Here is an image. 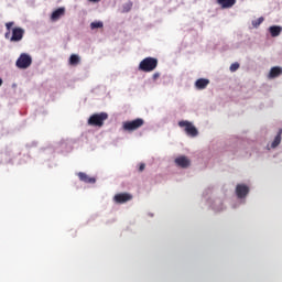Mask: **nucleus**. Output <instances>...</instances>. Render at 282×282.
Here are the masks:
<instances>
[{
	"mask_svg": "<svg viewBox=\"0 0 282 282\" xmlns=\"http://www.w3.org/2000/svg\"><path fill=\"white\" fill-rule=\"evenodd\" d=\"M158 68V58L155 57H145L139 64L140 72H154Z\"/></svg>",
	"mask_w": 282,
	"mask_h": 282,
	"instance_id": "1",
	"label": "nucleus"
},
{
	"mask_svg": "<svg viewBox=\"0 0 282 282\" xmlns=\"http://www.w3.org/2000/svg\"><path fill=\"white\" fill-rule=\"evenodd\" d=\"M65 17V7L58 8L51 14V21H58L61 18Z\"/></svg>",
	"mask_w": 282,
	"mask_h": 282,
	"instance_id": "11",
	"label": "nucleus"
},
{
	"mask_svg": "<svg viewBox=\"0 0 282 282\" xmlns=\"http://www.w3.org/2000/svg\"><path fill=\"white\" fill-rule=\"evenodd\" d=\"M77 177L80 182H84V184H96V177H91L85 172L77 173Z\"/></svg>",
	"mask_w": 282,
	"mask_h": 282,
	"instance_id": "10",
	"label": "nucleus"
},
{
	"mask_svg": "<svg viewBox=\"0 0 282 282\" xmlns=\"http://www.w3.org/2000/svg\"><path fill=\"white\" fill-rule=\"evenodd\" d=\"M12 25H14V22H7L6 23V28H7L8 32H10V30H12Z\"/></svg>",
	"mask_w": 282,
	"mask_h": 282,
	"instance_id": "21",
	"label": "nucleus"
},
{
	"mask_svg": "<svg viewBox=\"0 0 282 282\" xmlns=\"http://www.w3.org/2000/svg\"><path fill=\"white\" fill-rule=\"evenodd\" d=\"M102 28H105V24L100 21L90 23V29H93V30H98V29H102Z\"/></svg>",
	"mask_w": 282,
	"mask_h": 282,
	"instance_id": "18",
	"label": "nucleus"
},
{
	"mask_svg": "<svg viewBox=\"0 0 282 282\" xmlns=\"http://www.w3.org/2000/svg\"><path fill=\"white\" fill-rule=\"evenodd\" d=\"M90 3H100L102 0H88Z\"/></svg>",
	"mask_w": 282,
	"mask_h": 282,
	"instance_id": "24",
	"label": "nucleus"
},
{
	"mask_svg": "<svg viewBox=\"0 0 282 282\" xmlns=\"http://www.w3.org/2000/svg\"><path fill=\"white\" fill-rule=\"evenodd\" d=\"M23 34H25V30L22 28H13L12 29V36L10 37L11 43H19V41L23 40Z\"/></svg>",
	"mask_w": 282,
	"mask_h": 282,
	"instance_id": "6",
	"label": "nucleus"
},
{
	"mask_svg": "<svg viewBox=\"0 0 282 282\" xmlns=\"http://www.w3.org/2000/svg\"><path fill=\"white\" fill-rule=\"evenodd\" d=\"M144 169H147V164L141 163V164L139 165V173H142V171H144Z\"/></svg>",
	"mask_w": 282,
	"mask_h": 282,
	"instance_id": "22",
	"label": "nucleus"
},
{
	"mask_svg": "<svg viewBox=\"0 0 282 282\" xmlns=\"http://www.w3.org/2000/svg\"><path fill=\"white\" fill-rule=\"evenodd\" d=\"M250 193V187L245 184H238L236 186V195L239 199H243Z\"/></svg>",
	"mask_w": 282,
	"mask_h": 282,
	"instance_id": "8",
	"label": "nucleus"
},
{
	"mask_svg": "<svg viewBox=\"0 0 282 282\" xmlns=\"http://www.w3.org/2000/svg\"><path fill=\"white\" fill-rule=\"evenodd\" d=\"M109 118V115L107 112H100V113H94L88 119V124L90 127H104L105 120Z\"/></svg>",
	"mask_w": 282,
	"mask_h": 282,
	"instance_id": "2",
	"label": "nucleus"
},
{
	"mask_svg": "<svg viewBox=\"0 0 282 282\" xmlns=\"http://www.w3.org/2000/svg\"><path fill=\"white\" fill-rule=\"evenodd\" d=\"M4 37H6V39H10V31H8V32L4 34Z\"/></svg>",
	"mask_w": 282,
	"mask_h": 282,
	"instance_id": "25",
	"label": "nucleus"
},
{
	"mask_svg": "<svg viewBox=\"0 0 282 282\" xmlns=\"http://www.w3.org/2000/svg\"><path fill=\"white\" fill-rule=\"evenodd\" d=\"M131 199H133V196L129 193H119L113 197L116 204H127V202H131Z\"/></svg>",
	"mask_w": 282,
	"mask_h": 282,
	"instance_id": "7",
	"label": "nucleus"
},
{
	"mask_svg": "<svg viewBox=\"0 0 282 282\" xmlns=\"http://www.w3.org/2000/svg\"><path fill=\"white\" fill-rule=\"evenodd\" d=\"M3 85V79L0 78V87Z\"/></svg>",
	"mask_w": 282,
	"mask_h": 282,
	"instance_id": "26",
	"label": "nucleus"
},
{
	"mask_svg": "<svg viewBox=\"0 0 282 282\" xmlns=\"http://www.w3.org/2000/svg\"><path fill=\"white\" fill-rule=\"evenodd\" d=\"M263 21H264L263 17L259 18L258 20L252 21L253 28H259V25H261V23H263Z\"/></svg>",
	"mask_w": 282,
	"mask_h": 282,
	"instance_id": "19",
	"label": "nucleus"
},
{
	"mask_svg": "<svg viewBox=\"0 0 282 282\" xmlns=\"http://www.w3.org/2000/svg\"><path fill=\"white\" fill-rule=\"evenodd\" d=\"M239 69V63H234L230 65V72H237Z\"/></svg>",
	"mask_w": 282,
	"mask_h": 282,
	"instance_id": "20",
	"label": "nucleus"
},
{
	"mask_svg": "<svg viewBox=\"0 0 282 282\" xmlns=\"http://www.w3.org/2000/svg\"><path fill=\"white\" fill-rule=\"evenodd\" d=\"M210 85V80L206 78H199L195 82L196 89H206Z\"/></svg>",
	"mask_w": 282,
	"mask_h": 282,
	"instance_id": "12",
	"label": "nucleus"
},
{
	"mask_svg": "<svg viewBox=\"0 0 282 282\" xmlns=\"http://www.w3.org/2000/svg\"><path fill=\"white\" fill-rule=\"evenodd\" d=\"M218 6H221L223 9L232 8L237 3V0H217Z\"/></svg>",
	"mask_w": 282,
	"mask_h": 282,
	"instance_id": "13",
	"label": "nucleus"
},
{
	"mask_svg": "<svg viewBox=\"0 0 282 282\" xmlns=\"http://www.w3.org/2000/svg\"><path fill=\"white\" fill-rule=\"evenodd\" d=\"M141 127H144V119L142 118H137L132 121H124L122 123V129L123 131H138Z\"/></svg>",
	"mask_w": 282,
	"mask_h": 282,
	"instance_id": "4",
	"label": "nucleus"
},
{
	"mask_svg": "<svg viewBox=\"0 0 282 282\" xmlns=\"http://www.w3.org/2000/svg\"><path fill=\"white\" fill-rule=\"evenodd\" d=\"M15 65L19 69H28L32 65V57L25 53H22L17 59Z\"/></svg>",
	"mask_w": 282,
	"mask_h": 282,
	"instance_id": "5",
	"label": "nucleus"
},
{
	"mask_svg": "<svg viewBox=\"0 0 282 282\" xmlns=\"http://www.w3.org/2000/svg\"><path fill=\"white\" fill-rule=\"evenodd\" d=\"M175 165L181 169H188L191 166V160L184 155H181L174 160Z\"/></svg>",
	"mask_w": 282,
	"mask_h": 282,
	"instance_id": "9",
	"label": "nucleus"
},
{
	"mask_svg": "<svg viewBox=\"0 0 282 282\" xmlns=\"http://www.w3.org/2000/svg\"><path fill=\"white\" fill-rule=\"evenodd\" d=\"M282 75V68L280 66L272 67L269 73V78H279Z\"/></svg>",
	"mask_w": 282,
	"mask_h": 282,
	"instance_id": "14",
	"label": "nucleus"
},
{
	"mask_svg": "<svg viewBox=\"0 0 282 282\" xmlns=\"http://www.w3.org/2000/svg\"><path fill=\"white\" fill-rule=\"evenodd\" d=\"M281 135H282V129L279 130L273 142L271 143V149H276V147L281 144Z\"/></svg>",
	"mask_w": 282,
	"mask_h": 282,
	"instance_id": "16",
	"label": "nucleus"
},
{
	"mask_svg": "<svg viewBox=\"0 0 282 282\" xmlns=\"http://www.w3.org/2000/svg\"><path fill=\"white\" fill-rule=\"evenodd\" d=\"M152 78L153 80H158V78H160V73H154Z\"/></svg>",
	"mask_w": 282,
	"mask_h": 282,
	"instance_id": "23",
	"label": "nucleus"
},
{
	"mask_svg": "<svg viewBox=\"0 0 282 282\" xmlns=\"http://www.w3.org/2000/svg\"><path fill=\"white\" fill-rule=\"evenodd\" d=\"M269 32H270L271 36L276 37L281 34L282 28L273 25V26L269 28Z\"/></svg>",
	"mask_w": 282,
	"mask_h": 282,
	"instance_id": "15",
	"label": "nucleus"
},
{
	"mask_svg": "<svg viewBox=\"0 0 282 282\" xmlns=\"http://www.w3.org/2000/svg\"><path fill=\"white\" fill-rule=\"evenodd\" d=\"M80 63V57L76 54L70 55L69 57V65H78Z\"/></svg>",
	"mask_w": 282,
	"mask_h": 282,
	"instance_id": "17",
	"label": "nucleus"
},
{
	"mask_svg": "<svg viewBox=\"0 0 282 282\" xmlns=\"http://www.w3.org/2000/svg\"><path fill=\"white\" fill-rule=\"evenodd\" d=\"M178 127H181V129H184L185 133L191 138H197V135H199V131H197V128L193 126V122L191 121H178Z\"/></svg>",
	"mask_w": 282,
	"mask_h": 282,
	"instance_id": "3",
	"label": "nucleus"
}]
</instances>
